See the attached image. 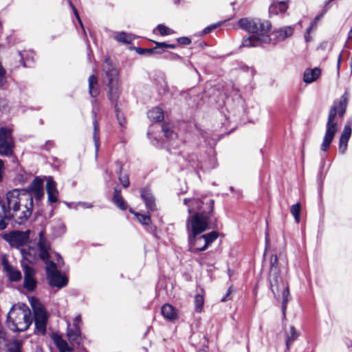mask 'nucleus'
<instances>
[{
  "instance_id": "nucleus-1",
  "label": "nucleus",
  "mask_w": 352,
  "mask_h": 352,
  "mask_svg": "<svg viewBox=\"0 0 352 352\" xmlns=\"http://www.w3.org/2000/svg\"><path fill=\"white\" fill-rule=\"evenodd\" d=\"M209 228L208 217L203 214L197 213L189 216L187 219V230L188 231V241L192 252L204 251L215 241L219 234L216 231L201 235Z\"/></svg>"
},
{
  "instance_id": "nucleus-2",
  "label": "nucleus",
  "mask_w": 352,
  "mask_h": 352,
  "mask_svg": "<svg viewBox=\"0 0 352 352\" xmlns=\"http://www.w3.org/2000/svg\"><path fill=\"white\" fill-rule=\"evenodd\" d=\"M6 203L10 211V219L18 224L24 223L31 216L33 210V198L24 190L14 189L7 192Z\"/></svg>"
},
{
  "instance_id": "nucleus-3",
  "label": "nucleus",
  "mask_w": 352,
  "mask_h": 352,
  "mask_svg": "<svg viewBox=\"0 0 352 352\" xmlns=\"http://www.w3.org/2000/svg\"><path fill=\"white\" fill-rule=\"evenodd\" d=\"M239 27L246 32L252 34V36L243 38V47H256L262 43H268L271 41L268 34L271 29V23L268 21H261L258 19L243 18L239 21Z\"/></svg>"
},
{
  "instance_id": "nucleus-4",
  "label": "nucleus",
  "mask_w": 352,
  "mask_h": 352,
  "mask_svg": "<svg viewBox=\"0 0 352 352\" xmlns=\"http://www.w3.org/2000/svg\"><path fill=\"white\" fill-rule=\"evenodd\" d=\"M349 100V94L345 92L339 101H335L330 108L328 119L325 127V133L320 145V150L323 152H327L333 140L337 133L339 124L338 121L337 113L338 117L342 118L346 111L347 103Z\"/></svg>"
},
{
  "instance_id": "nucleus-5",
  "label": "nucleus",
  "mask_w": 352,
  "mask_h": 352,
  "mask_svg": "<svg viewBox=\"0 0 352 352\" xmlns=\"http://www.w3.org/2000/svg\"><path fill=\"white\" fill-rule=\"evenodd\" d=\"M32 322L29 307L25 304L14 305L7 316V326L12 331H26Z\"/></svg>"
},
{
  "instance_id": "nucleus-6",
  "label": "nucleus",
  "mask_w": 352,
  "mask_h": 352,
  "mask_svg": "<svg viewBox=\"0 0 352 352\" xmlns=\"http://www.w3.org/2000/svg\"><path fill=\"white\" fill-rule=\"evenodd\" d=\"M104 82L108 87L107 95L112 102H117L121 93L119 72L109 58H105L102 64Z\"/></svg>"
},
{
  "instance_id": "nucleus-7",
  "label": "nucleus",
  "mask_w": 352,
  "mask_h": 352,
  "mask_svg": "<svg viewBox=\"0 0 352 352\" xmlns=\"http://www.w3.org/2000/svg\"><path fill=\"white\" fill-rule=\"evenodd\" d=\"M30 301L34 311L35 333L39 335H44L46 332V326L49 317L48 314L44 306L37 298L32 297Z\"/></svg>"
},
{
  "instance_id": "nucleus-8",
  "label": "nucleus",
  "mask_w": 352,
  "mask_h": 352,
  "mask_svg": "<svg viewBox=\"0 0 352 352\" xmlns=\"http://www.w3.org/2000/svg\"><path fill=\"white\" fill-rule=\"evenodd\" d=\"M184 204L188 207V212L191 216L197 213H201L208 217V222H210V217L213 211L214 201L210 199L208 202L204 203L199 199H185Z\"/></svg>"
},
{
  "instance_id": "nucleus-9",
  "label": "nucleus",
  "mask_w": 352,
  "mask_h": 352,
  "mask_svg": "<svg viewBox=\"0 0 352 352\" xmlns=\"http://www.w3.org/2000/svg\"><path fill=\"white\" fill-rule=\"evenodd\" d=\"M46 274L51 286L62 288L67 283V278L60 274L56 263L52 261L47 263Z\"/></svg>"
},
{
  "instance_id": "nucleus-10",
  "label": "nucleus",
  "mask_w": 352,
  "mask_h": 352,
  "mask_svg": "<svg viewBox=\"0 0 352 352\" xmlns=\"http://www.w3.org/2000/svg\"><path fill=\"white\" fill-rule=\"evenodd\" d=\"M14 141L12 131L6 127L0 128V155L10 156L12 154Z\"/></svg>"
},
{
  "instance_id": "nucleus-11",
  "label": "nucleus",
  "mask_w": 352,
  "mask_h": 352,
  "mask_svg": "<svg viewBox=\"0 0 352 352\" xmlns=\"http://www.w3.org/2000/svg\"><path fill=\"white\" fill-rule=\"evenodd\" d=\"M30 239V231H13L4 235V239L12 247L20 248L27 243Z\"/></svg>"
},
{
  "instance_id": "nucleus-12",
  "label": "nucleus",
  "mask_w": 352,
  "mask_h": 352,
  "mask_svg": "<svg viewBox=\"0 0 352 352\" xmlns=\"http://www.w3.org/2000/svg\"><path fill=\"white\" fill-rule=\"evenodd\" d=\"M281 278L278 266V257L276 254H273L270 258V281L272 293L276 294L274 289L275 285L280 286L281 285Z\"/></svg>"
},
{
  "instance_id": "nucleus-13",
  "label": "nucleus",
  "mask_w": 352,
  "mask_h": 352,
  "mask_svg": "<svg viewBox=\"0 0 352 352\" xmlns=\"http://www.w3.org/2000/svg\"><path fill=\"white\" fill-rule=\"evenodd\" d=\"M37 249L39 254V258L43 261H47L50 256L49 252L50 250V244L47 240L43 231H41L38 233Z\"/></svg>"
},
{
  "instance_id": "nucleus-14",
  "label": "nucleus",
  "mask_w": 352,
  "mask_h": 352,
  "mask_svg": "<svg viewBox=\"0 0 352 352\" xmlns=\"http://www.w3.org/2000/svg\"><path fill=\"white\" fill-rule=\"evenodd\" d=\"M23 269L24 272L23 287L28 291L32 292L36 285V281L34 277L35 272L32 267L27 264L23 263Z\"/></svg>"
},
{
  "instance_id": "nucleus-15",
  "label": "nucleus",
  "mask_w": 352,
  "mask_h": 352,
  "mask_svg": "<svg viewBox=\"0 0 352 352\" xmlns=\"http://www.w3.org/2000/svg\"><path fill=\"white\" fill-rule=\"evenodd\" d=\"M20 252L22 256L21 265L28 263H34L39 258V254L35 248L32 247H22L20 249Z\"/></svg>"
},
{
  "instance_id": "nucleus-16",
  "label": "nucleus",
  "mask_w": 352,
  "mask_h": 352,
  "mask_svg": "<svg viewBox=\"0 0 352 352\" xmlns=\"http://www.w3.org/2000/svg\"><path fill=\"white\" fill-rule=\"evenodd\" d=\"M351 124L347 123L344 126L339 140V152L343 155L347 150L348 142L351 136Z\"/></svg>"
},
{
  "instance_id": "nucleus-17",
  "label": "nucleus",
  "mask_w": 352,
  "mask_h": 352,
  "mask_svg": "<svg viewBox=\"0 0 352 352\" xmlns=\"http://www.w3.org/2000/svg\"><path fill=\"white\" fill-rule=\"evenodd\" d=\"M25 192L31 194L37 201L41 200L43 197V180L38 177L35 178L28 186V191Z\"/></svg>"
},
{
  "instance_id": "nucleus-18",
  "label": "nucleus",
  "mask_w": 352,
  "mask_h": 352,
  "mask_svg": "<svg viewBox=\"0 0 352 352\" xmlns=\"http://www.w3.org/2000/svg\"><path fill=\"white\" fill-rule=\"evenodd\" d=\"M155 47L153 48H150V49L138 48V49H137L138 53H139L140 54H143L144 53L162 54L167 48L175 49L176 47V45H175V44H167L166 43H164V42H155Z\"/></svg>"
},
{
  "instance_id": "nucleus-19",
  "label": "nucleus",
  "mask_w": 352,
  "mask_h": 352,
  "mask_svg": "<svg viewBox=\"0 0 352 352\" xmlns=\"http://www.w3.org/2000/svg\"><path fill=\"white\" fill-rule=\"evenodd\" d=\"M275 293H273L274 296L276 297V296L280 292L282 295V311L284 317H285V311L287 308V304L289 301V287L287 285H285L281 279V285L280 286L275 285L274 287Z\"/></svg>"
},
{
  "instance_id": "nucleus-20",
  "label": "nucleus",
  "mask_w": 352,
  "mask_h": 352,
  "mask_svg": "<svg viewBox=\"0 0 352 352\" xmlns=\"http://www.w3.org/2000/svg\"><path fill=\"white\" fill-rule=\"evenodd\" d=\"M294 32V28L293 26H285L274 30L272 35L274 36V40L279 42L291 37Z\"/></svg>"
},
{
  "instance_id": "nucleus-21",
  "label": "nucleus",
  "mask_w": 352,
  "mask_h": 352,
  "mask_svg": "<svg viewBox=\"0 0 352 352\" xmlns=\"http://www.w3.org/2000/svg\"><path fill=\"white\" fill-rule=\"evenodd\" d=\"M47 200L50 203H56L58 199V191L56 188V183L52 177H49L46 184Z\"/></svg>"
},
{
  "instance_id": "nucleus-22",
  "label": "nucleus",
  "mask_w": 352,
  "mask_h": 352,
  "mask_svg": "<svg viewBox=\"0 0 352 352\" xmlns=\"http://www.w3.org/2000/svg\"><path fill=\"white\" fill-rule=\"evenodd\" d=\"M2 264L5 271L7 272L9 278L12 281H18L21 278V272L10 265L6 256L2 258Z\"/></svg>"
},
{
  "instance_id": "nucleus-23",
  "label": "nucleus",
  "mask_w": 352,
  "mask_h": 352,
  "mask_svg": "<svg viewBox=\"0 0 352 352\" xmlns=\"http://www.w3.org/2000/svg\"><path fill=\"white\" fill-rule=\"evenodd\" d=\"M142 199L144 201L147 209L154 211L156 210L155 198L148 188H143L140 191Z\"/></svg>"
},
{
  "instance_id": "nucleus-24",
  "label": "nucleus",
  "mask_w": 352,
  "mask_h": 352,
  "mask_svg": "<svg viewBox=\"0 0 352 352\" xmlns=\"http://www.w3.org/2000/svg\"><path fill=\"white\" fill-rule=\"evenodd\" d=\"M10 211L8 208L0 200V230L5 229L10 220Z\"/></svg>"
},
{
  "instance_id": "nucleus-25",
  "label": "nucleus",
  "mask_w": 352,
  "mask_h": 352,
  "mask_svg": "<svg viewBox=\"0 0 352 352\" xmlns=\"http://www.w3.org/2000/svg\"><path fill=\"white\" fill-rule=\"evenodd\" d=\"M321 70L318 67L307 69L304 72L303 80L305 83L309 84L316 81L320 76Z\"/></svg>"
},
{
  "instance_id": "nucleus-26",
  "label": "nucleus",
  "mask_w": 352,
  "mask_h": 352,
  "mask_svg": "<svg viewBox=\"0 0 352 352\" xmlns=\"http://www.w3.org/2000/svg\"><path fill=\"white\" fill-rule=\"evenodd\" d=\"M89 93L91 97L96 98L100 94L98 78L95 75H91L88 78Z\"/></svg>"
},
{
  "instance_id": "nucleus-27",
  "label": "nucleus",
  "mask_w": 352,
  "mask_h": 352,
  "mask_svg": "<svg viewBox=\"0 0 352 352\" xmlns=\"http://www.w3.org/2000/svg\"><path fill=\"white\" fill-rule=\"evenodd\" d=\"M67 336L70 342L73 344H80L82 340L80 330L72 329L70 328L69 323H68Z\"/></svg>"
},
{
  "instance_id": "nucleus-28",
  "label": "nucleus",
  "mask_w": 352,
  "mask_h": 352,
  "mask_svg": "<svg viewBox=\"0 0 352 352\" xmlns=\"http://www.w3.org/2000/svg\"><path fill=\"white\" fill-rule=\"evenodd\" d=\"M93 116H94V120H93V125H94V133H93V140L95 144V149H96V153L98 154L99 146H100V138H99V126H98V122L96 120V114L95 112L93 111Z\"/></svg>"
},
{
  "instance_id": "nucleus-29",
  "label": "nucleus",
  "mask_w": 352,
  "mask_h": 352,
  "mask_svg": "<svg viewBox=\"0 0 352 352\" xmlns=\"http://www.w3.org/2000/svg\"><path fill=\"white\" fill-rule=\"evenodd\" d=\"M288 8L285 1L274 2L270 6L269 12L271 14H277L285 12Z\"/></svg>"
},
{
  "instance_id": "nucleus-30",
  "label": "nucleus",
  "mask_w": 352,
  "mask_h": 352,
  "mask_svg": "<svg viewBox=\"0 0 352 352\" xmlns=\"http://www.w3.org/2000/svg\"><path fill=\"white\" fill-rule=\"evenodd\" d=\"M113 202L121 210H124L126 208L127 205L121 195V191L118 188H114Z\"/></svg>"
},
{
  "instance_id": "nucleus-31",
  "label": "nucleus",
  "mask_w": 352,
  "mask_h": 352,
  "mask_svg": "<svg viewBox=\"0 0 352 352\" xmlns=\"http://www.w3.org/2000/svg\"><path fill=\"white\" fill-rule=\"evenodd\" d=\"M162 314L164 318L170 320L177 318L176 310L172 305L169 304H165L162 306Z\"/></svg>"
},
{
  "instance_id": "nucleus-32",
  "label": "nucleus",
  "mask_w": 352,
  "mask_h": 352,
  "mask_svg": "<svg viewBox=\"0 0 352 352\" xmlns=\"http://www.w3.org/2000/svg\"><path fill=\"white\" fill-rule=\"evenodd\" d=\"M148 118L153 122H160L164 118V113L160 107H155L147 113Z\"/></svg>"
},
{
  "instance_id": "nucleus-33",
  "label": "nucleus",
  "mask_w": 352,
  "mask_h": 352,
  "mask_svg": "<svg viewBox=\"0 0 352 352\" xmlns=\"http://www.w3.org/2000/svg\"><path fill=\"white\" fill-rule=\"evenodd\" d=\"M54 341L58 348L60 352H67L72 351V347H70L67 342L62 338L60 336H56L54 338Z\"/></svg>"
},
{
  "instance_id": "nucleus-34",
  "label": "nucleus",
  "mask_w": 352,
  "mask_h": 352,
  "mask_svg": "<svg viewBox=\"0 0 352 352\" xmlns=\"http://www.w3.org/2000/svg\"><path fill=\"white\" fill-rule=\"evenodd\" d=\"M286 348L287 349H289L290 345L294 340L298 338L299 333L296 331L294 326H291L289 327V331L286 332Z\"/></svg>"
},
{
  "instance_id": "nucleus-35",
  "label": "nucleus",
  "mask_w": 352,
  "mask_h": 352,
  "mask_svg": "<svg viewBox=\"0 0 352 352\" xmlns=\"http://www.w3.org/2000/svg\"><path fill=\"white\" fill-rule=\"evenodd\" d=\"M3 348H6L8 352H20L21 342L16 340L9 342L7 339V344L4 345Z\"/></svg>"
},
{
  "instance_id": "nucleus-36",
  "label": "nucleus",
  "mask_w": 352,
  "mask_h": 352,
  "mask_svg": "<svg viewBox=\"0 0 352 352\" xmlns=\"http://www.w3.org/2000/svg\"><path fill=\"white\" fill-rule=\"evenodd\" d=\"M114 38L120 43H130L132 41V36L131 34H128L126 32H121L116 34Z\"/></svg>"
},
{
  "instance_id": "nucleus-37",
  "label": "nucleus",
  "mask_w": 352,
  "mask_h": 352,
  "mask_svg": "<svg viewBox=\"0 0 352 352\" xmlns=\"http://www.w3.org/2000/svg\"><path fill=\"white\" fill-rule=\"evenodd\" d=\"M290 212L294 216L295 221L299 223L300 219V204L296 203L292 205L290 208Z\"/></svg>"
},
{
  "instance_id": "nucleus-38",
  "label": "nucleus",
  "mask_w": 352,
  "mask_h": 352,
  "mask_svg": "<svg viewBox=\"0 0 352 352\" xmlns=\"http://www.w3.org/2000/svg\"><path fill=\"white\" fill-rule=\"evenodd\" d=\"M204 296L201 294H197L195 296V310L197 313H200L204 307Z\"/></svg>"
},
{
  "instance_id": "nucleus-39",
  "label": "nucleus",
  "mask_w": 352,
  "mask_h": 352,
  "mask_svg": "<svg viewBox=\"0 0 352 352\" xmlns=\"http://www.w3.org/2000/svg\"><path fill=\"white\" fill-rule=\"evenodd\" d=\"M162 131L165 137L168 139L173 140L177 137V134L174 133L168 124H164L162 125Z\"/></svg>"
},
{
  "instance_id": "nucleus-40",
  "label": "nucleus",
  "mask_w": 352,
  "mask_h": 352,
  "mask_svg": "<svg viewBox=\"0 0 352 352\" xmlns=\"http://www.w3.org/2000/svg\"><path fill=\"white\" fill-rule=\"evenodd\" d=\"M138 218V221L143 225H149L151 223V217L147 214H142L138 212H134L131 210Z\"/></svg>"
},
{
  "instance_id": "nucleus-41",
  "label": "nucleus",
  "mask_w": 352,
  "mask_h": 352,
  "mask_svg": "<svg viewBox=\"0 0 352 352\" xmlns=\"http://www.w3.org/2000/svg\"><path fill=\"white\" fill-rule=\"evenodd\" d=\"M156 30L162 36L170 35L174 33V31L173 30L161 24L157 26Z\"/></svg>"
},
{
  "instance_id": "nucleus-42",
  "label": "nucleus",
  "mask_w": 352,
  "mask_h": 352,
  "mask_svg": "<svg viewBox=\"0 0 352 352\" xmlns=\"http://www.w3.org/2000/svg\"><path fill=\"white\" fill-rule=\"evenodd\" d=\"M82 320L80 315L76 316L73 320V329L75 330H80Z\"/></svg>"
},
{
  "instance_id": "nucleus-43",
  "label": "nucleus",
  "mask_w": 352,
  "mask_h": 352,
  "mask_svg": "<svg viewBox=\"0 0 352 352\" xmlns=\"http://www.w3.org/2000/svg\"><path fill=\"white\" fill-rule=\"evenodd\" d=\"M68 3L69 4V6L71 7V8L73 10V12L74 14H75V16L76 18V19L78 20L80 25L81 26V28L83 29V31L85 32V29H84V26H83V24H82V22L80 18V16L78 13V11L76 9V8L74 7V6L72 4V1L70 0H68Z\"/></svg>"
},
{
  "instance_id": "nucleus-44",
  "label": "nucleus",
  "mask_w": 352,
  "mask_h": 352,
  "mask_svg": "<svg viewBox=\"0 0 352 352\" xmlns=\"http://www.w3.org/2000/svg\"><path fill=\"white\" fill-rule=\"evenodd\" d=\"M119 180L124 188H126L129 186L130 182H129V177L126 175H120Z\"/></svg>"
},
{
  "instance_id": "nucleus-45",
  "label": "nucleus",
  "mask_w": 352,
  "mask_h": 352,
  "mask_svg": "<svg viewBox=\"0 0 352 352\" xmlns=\"http://www.w3.org/2000/svg\"><path fill=\"white\" fill-rule=\"evenodd\" d=\"M177 41L182 45H189L191 41L188 37H180L177 38Z\"/></svg>"
},
{
  "instance_id": "nucleus-46",
  "label": "nucleus",
  "mask_w": 352,
  "mask_h": 352,
  "mask_svg": "<svg viewBox=\"0 0 352 352\" xmlns=\"http://www.w3.org/2000/svg\"><path fill=\"white\" fill-rule=\"evenodd\" d=\"M310 29H307L305 34V40L306 43L310 42L312 39L311 36H310L311 34Z\"/></svg>"
},
{
  "instance_id": "nucleus-47",
  "label": "nucleus",
  "mask_w": 352,
  "mask_h": 352,
  "mask_svg": "<svg viewBox=\"0 0 352 352\" xmlns=\"http://www.w3.org/2000/svg\"><path fill=\"white\" fill-rule=\"evenodd\" d=\"M318 25L317 21H313L310 24V26L307 29H310V31L314 30L316 29Z\"/></svg>"
},
{
  "instance_id": "nucleus-48",
  "label": "nucleus",
  "mask_w": 352,
  "mask_h": 352,
  "mask_svg": "<svg viewBox=\"0 0 352 352\" xmlns=\"http://www.w3.org/2000/svg\"><path fill=\"white\" fill-rule=\"evenodd\" d=\"M58 227L60 229V233H63L65 232V226L62 223H58Z\"/></svg>"
},
{
  "instance_id": "nucleus-49",
  "label": "nucleus",
  "mask_w": 352,
  "mask_h": 352,
  "mask_svg": "<svg viewBox=\"0 0 352 352\" xmlns=\"http://www.w3.org/2000/svg\"><path fill=\"white\" fill-rule=\"evenodd\" d=\"M3 170V162L1 160H0V181H1V179H2Z\"/></svg>"
},
{
  "instance_id": "nucleus-50",
  "label": "nucleus",
  "mask_w": 352,
  "mask_h": 352,
  "mask_svg": "<svg viewBox=\"0 0 352 352\" xmlns=\"http://www.w3.org/2000/svg\"><path fill=\"white\" fill-rule=\"evenodd\" d=\"M342 54V52H340V54H339L338 58L337 69L338 72H339L340 67Z\"/></svg>"
},
{
  "instance_id": "nucleus-51",
  "label": "nucleus",
  "mask_w": 352,
  "mask_h": 352,
  "mask_svg": "<svg viewBox=\"0 0 352 352\" xmlns=\"http://www.w3.org/2000/svg\"><path fill=\"white\" fill-rule=\"evenodd\" d=\"M20 56H21V61L23 62V66L26 67L27 66L26 62H25V60H23L24 54L23 53H20Z\"/></svg>"
},
{
  "instance_id": "nucleus-52",
  "label": "nucleus",
  "mask_w": 352,
  "mask_h": 352,
  "mask_svg": "<svg viewBox=\"0 0 352 352\" xmlns=\"http://www.w3.org/2000/svg\"><path fill=\"white\" fill-rule=\"evenodd\" d=\"M82 205L83 207L87 208H89L92 207L91 204H88V203H83Z\"/></svg>"
},
{
  "instance_id": "nucleus-53",
  "label": "nucleus",
  "mask_w": 352,
  "mask_h": 352,
  "mask_svg": "<svg viewBox=\"0 0 352 352\" xmlns=\"http://www.w3.org/2000/svg\"><path fill=\"white\" fill-rule=\"evenodd\" d=\"M214 28V27H212V28H210V27H208V28H205V29H204V33H205V34L208 33V32L212 30V28Z\"/></svg>"
},
{
  "instance_id": "nucleus-54",
  "label": "nucleus",
  "mask_w": 352,
  "mask_h": 352,
  "mask_svg": "<svg viewBox=\"0 0 352 352\" xmlns=\"http://www.w3.org/2000/svg\"><path fill=\"white\" fill-rule=\"evenodd\" d=\"M322 14L316 16L314 21L318 22L322 18Z\"/></svg>"
},
{
  "instance_id": "nucleus-55",
  "label": "nucleus",
  "mask_w": 352,
  "mask_h": 352,
  "mask_svg": "<svg viewBox=\"0 0 352 352\" xmlns=\"http://www.w3.org/2000/svg\"><path fill=\"white\" fill-rule=\"evenodd\" d=\"M118 120L119 121V123L121 126H124V120H120V118L118 116Z\"/></svg>"
},
{
  "instance_id": "nucleus-56",
  "label": "nucleus",
  "mask_w": 352,
  "mask_h": 352,
  "mask_svg": "<svg viewBox=\"0 0 352 352\" xmlns=\"http://www.w3.org/2000/svg\"><path fill=\"white\" fill-rule=\"evenodd\" d=\"M228 294H229V293H228V294H227L226 296H225V297H223V298H222V300H222L223 302L226 301V300H227V299H226V298H227V296H228Z\"/></svg>"
},
{
  "instance_id": "nucleus-57",
  "label": "nucleus",
  "mask_w": 352,
  "mask_h": 352,
  "mask_svg": "<svg viewBox=\"0 0 352 352\" xmlns=\"http://www.w3.org/2000/svg\"><path fill=\"white\" fill-rule=\"evenodd\" d=\"M197 352H207V351L204 349H200Z\"/></svg>"
}]
</instances>
